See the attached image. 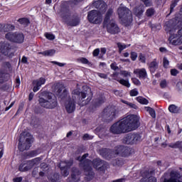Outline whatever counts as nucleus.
Segmentation results:
<instances>
[{
  "label": "nucleus",
  "mask_w": 182,
  "mask_h": 182,
  "mask_svg": "<svg viewBox=\"0 0 182 182\" xmlns=\"http://www.w3.org/2000/svg\"><path fill=\"white\" fill-rule=\"evenodd\" d=\"M117 110L114 108L107 107L102 111V117L107 122H112L116 118Z\"/></svg>",
  "instance_id": "nucleus-12"
},
{
  "label": "nucleus",
  "mask_w": 182,
  "mask_h": 182,
  "mask_svg": "<svg viewBox=\"0 0 182 182\" xmlns=\"http://www.w3.org/2000/svg\"><path fill=\"white\" fill-rule=\"evenodd\" d=\"M133 14L136 16V18H141L143 16V14H144V6L139 5L136 6L134 9H133Z\"/></svg>",
  "instance_id": "nucleus-21"
},
{
  "label": "nucleus",
  "mask_w": 182,
  "mask_h": 182,
  "mask_svg": "<svg viewBox=\"0 0 182 182\" xmlns=\"http://www.w3.org/2000/svg\"><path fill=\"white\" fill-rule=\"evenodd\" d=\"M38 154H41V152H38V150H33L25 153L24 157L26 159H32V157H36Z\"/></svg>",
  "instance_id": "nucleus-28"
},
{
  "label": "nucleus",
  "mask_w": 182,
  "mask_h": 182,
  "mask_svg": "<svg viewBox=\"0 0 182 182\" xmlns=\"http://www.w3.org/2000/svg\"><path fill=\"white\" fill-rule=\"evenodd\" d=\"M31 168H32V165H31L29 161H23L18 166V171H29Z\"/></svg>",
  "instance_id": "nucleus-20"
},
{
  "label": "nucleus",
  "mask_w": 182,
  "mask_h": 182,
  "mask_svg": "<svg viewBox=\"0 0 182 182\" xmlns=\"http://www.w3.org/2000/svg\"><path fill=\"white\" fill-rule=\"evenodd\" d=\"M66 23L68 26H78L80 24V17L78 15L74 14L70 21H67Z\"/></svg>",
  "instance_id": "nucleus-18"
},
{
  "label": "nucleus",
  "mask_w": 182,
  "mask_h": 182,
  "mask_svg": "<svg viewBox=\"0 0 182 182\" xmlns=\"http://www.w3.org/2000/svg\"><path fill=\"white\" fill-rule=\"evenodd\" d=\"M177 4H178V0H173L171 1V4L170 5V14L173 12L174 7L177 6Z\"/></svg>",
  "instance_id": "nucleus-44"
},
{
  "label": "nucleus",
  "mask_w": 182,
  "mask_h": 182,
  "mask_svg": "<svg viewBox=\"0 0 182 182\" xmlns=\"http://www.w3.org/2000/svg\"><path fill=\"white\" fill-rule=\"evenodd\" d=\"M99 53H100V49L96 48L93 50L92 55L95 57L99 56Z\"/></svg>",
  "instance_id": "nucleus-61"
},
{
  "label": "nucleus",
  "mask_w": 182,
  "mask_h": 182,
  "mask_svg": "<svg viewBox=\"0 0 182 182\" xmlns=\"http://www.w3.org/2000/svg\"><path fill=\"white\" fill-rule=\"evenodd\" d=\"M87 19L90 23H100L102 22V18L99 16V11L96 10H92L88 12Z\"/></svg>",
  "instance_id": "nucleus-14"
},
{
  "label": "nucleus",
  "mask_w": 182,
  "mask_h": 182,
  "mask_svg": "<svg viewBox=\"0 0 182 182\" xmlns=\"http://www.w3.org/2000/svg\"><path fill=\"white\" fill-rule=\"evenodd\" d=\"M107 28V32L110 35H119L120 33V27L114 21H108L106 24H103Z\"/></svg>",
  "instance_id": "nucleus-13"
},
{
  "label": "nucleus",
  "mask_w": 182,
  "mask_h": 182,
  "mask_svg": "<svg viewBox=\"0 0 182 182\" xmlns=\"http://www.w3.org/2000/svg\"><path fill=\"white\" fill-rule=\"evenodd\" d=\"M46 96L47 100L43 97L38 99L40 106L44 109H55V107H58V98L56 95L52 92H48Z\"/></svg>",
  "instance_id": "nucleus-3"
},
{
  "label": "nucleus",
  "mask_w": 182,
  "mask_h": 182,
  "mask_svg": "<svg viewBox=\"0 0 182 182\" xmlns=\"http://www.w3.org/2000/svg\"><path fill=\"white\" fill-rule=\"evenodd\" d=\"M45 36L48 41H54L55 39V35L50 33H46Z\"/></svg>",
  "instance_id": "nucleus-50"
},
{
  "label": "nucleus",
  "mask_w": 182,
  "mask_h": 182,
  "mask_svg": "<svg viewBox=\"0 0 182 182\" xmlns=\"http://www.w3.org/2000/svg\"><path fill=\"white\" fill-rule=\"evenodd\" d=\"M141 182H157V178H156V177L151 176L146 180V178H144L141 179Z\"/></svg>",
  "instance_id": "nucleus-43"
},
{
  "label": "nucleus",
  "mask_w": 182,
  "mask_h": 182,
  "mask_svg": "<svg viewBox=\"0 0 182 182\" xmlns=\"http://www.w3.org/2000/svg\"><path fill=\"white\" fill-rule=\"evenodd\" d=\"M115 164L116 166H123V160L119 159H116Z\"/></svg>",
  "instance_id": "nucleus-62"
},
{
  "label": "nucleus",
  "mask_w": 182,
  "mask_h": 182,
  "mask_svg": "<svg viewBox=\"0 0 182 182\" xmlns=\"http://www.w3.org/2000/svg\"><path fill=\"white\" fill-rule=\"evenodd\" d=\"M106 100V98L103 96H100L98 98L95 99V101L94 102V106L95 107H99L105 103Z\"/></svg>",
  "instance_id": "nucleus-30"
},
{
  "label": "nucleus",
  "mask_w": 182,
  "mask_h": 182,
  "mask_svg": "<svg viewBox=\"0 0 182 182\" xmlns=\"http://www.w3.org/2000/svg\"><path fill=\"white\" fill-rule=\"evenodd\" d=\"M129 95L132 97H134L139 95V91L136 89H133L129 92Z\"/></svg>",
  "instance_id": "nucleus-51"
},
{
  "label": "nucleus",
  "mask_w": 182,
  "mask_h": 182,
  "mask_svg": "<svg viewBox=\"0 0 182 182\" xmlns=\"http://www.w3.org/2000/svg\"><path fill=\"white\" fill-rule=\"evenodd\" d=\"M110 68L112 70H118L119 69V67L117 66V64L116 63H111Z\"/></svg>",
  "instance_id": "nucleus-59"
},
{
  "label": "nucleus",
  "mask_w": 182,
  "mask_h": 182,
  "mask_svg": "<svg viewBox=\"0 0 182 182\" xmlns=\"http://www.w3.org/2000/svg\"><path fill=\"white\" fill-rule=\"evenodd\" d=\"M23 106H24L23 103H21L19 105L18 109L15 114L16 116L19 114V112H22V110H23Z\"/></svg>",
  "instance_id": "nucleus-60"
},
{
  "label": "nucleus",
  "mask_w": 182,
  "mask_h": 182,
  "mask_svg": "<svg viewBox=\"0 0 182 182\" xmlns=\"http://www.w3.org/2000/svg\"><path fill=\"white\" fill-rule=\"evenodd\" d=\"M114 154L121 156V157H129L133 154V149L124 145H119L114 147Z\"/></svg>",
  "instance_id": "nucleus-11"
},
{
  "label": "nucleus",
  "mask_w": 182,
  "mask_h": 182,
  "mask_svg": "<svg viewBox=\"0 0 182 182\" xmlns=\"http://www.w3.org/2000/svg\"><path fill=\"white\" fill-rule=\"evenodd\" d=\"M19 143H18V150L20 151H25V150H29L31 148V146H27L26 143L23 144L22 141H21V138L18 139Z\"/></svg>",
  "instance_id": "nucleus-32"
},
{
  "label": "nucleus",
  "mask_w": 182,
  "mask_h": 182,
  "mask_svg": "<svg viewBox=\"0 0 182 182\" xmlns=\"http://www.w3.org/2000/svg\"><path fill=\"white\" fill-rule=\"evenodd\" d=\"M5 38L9 42H13V43H23V41H25V36L22 33L9 32L5 35Z\"/></svg>",
  "instance_id": "nucleus-10"
},
{
  "label": "nucleus",
  "mask_w": 182,
  "mask_h": 182,
  "mask_svg": "<svg viewBox=\"0 0 182 182\" xmlns=\"http://www.w3.org/2000/svg\"><path fill=\"white\" fill-rule=\"evenodd\" d=\"M55 53H56V50L53 49L38 52V55H43V56H53Z\"/></svg>",
  "instance_id": "nucleus-31"
},
{
  "label": "nucleus",
  "mask_w": 182,
  "mask_h": 182,
  "mask_svg": "<svg viewBox=\"0 0 182 182\" xmlns=\"http://www.w3.org/2000/svg\"><path fill=\"white\" fill-rule=\"evenodd\" d=\"M149 69L151 74L156 73V69H159V63H157L156 59H154L149 63Z\"/></svg>",
  "instance_id": "nucleus-26"
},
{
  "label": "nucleus",
  "mask_w": 182,
  "mask_h": 182,
  "mask_svg": "<svg viewBox=\"0 0 182 182\" xmlns=\"http://www.w3.org/2000/svg\"><path fill=\"white\" fill-rule=\"evenodd\" d=\"M132 83L134 85H136V86H140L141 85V82H140V80L136 77L132 78Z\"/></svg>",
  "instance_id": "nucleus-56"
},
{
  "label": "nucleus",
  "mask_w": 182,
  "mask_h": 182,
  "mask_svg": "<svg viewBox=\"0 0 182 182\" xmlns=\"http://www.w3.org/2000/svg\"><path fill=\"white\" fill-rule=\"evenodd\" d=\"M134 75H137L139 79H146L147 77V71L146 68H137L134 70Z\"/></svg>",
  "instance_id": "nucleus-22"
},
{
  "label": "nucleus",
  "mask_w": 182,
  "mask_h": 182,
  "mask_svg": "<svg viewBox=\"0 0 182 182\" xmlns=\"http://www.w3.org/2000/svg\"><path fill=\"white\" fill-rule=\"evenodd\" d=\"M50 182H59V174L54 173L53 176L48 178Z\"/></svg>",
  "instance_id": "nucleus-42"
},
{
  "label": "nucleus",
  "mask_w": 182,
  "mask_h": 182,
  "mask_svg": "<svg viewBox=\"0 0 182 182\" xmlns=\"http://www.w3.org/2000/svg\"><path fill=\"white\" fill-rule=\"evenodd\" d=\"M113 15V9H109L105 14V17L104 18L103 25H106L108 22H110V17Z\"/></svg>",
  "instance_id": "nucleus-29"
},
{
  "label": "nucleus",
  "mask_w": 182,
  "mask_h": 182,
  "mask_svg": "<svg viewBox=\"0 0 182 182\" xmlns=\"http://www.w3.org/2000/svg\"><path fill=\"white\" fill-rule=\"evenodd\" d=\"M11 31H15V26L14 24L9 23H0V32H11Z\"/></svg>",
  "instance_id": "nucleus-19"
},
{
  "label": "nucleus",
  "mask_w": 182,
  "mask_h": 182,
  "mask_svg": "<svg viewBox=\"0 0 182 182\" xmlns=\"http://www.w3.org/2000/svg\"><path fill=\"white\" fill-rule=\"evenodd\" d=\"M168 111L171 113L178 114L180 113V107H177L176 105H171L168 107Z\"/></svg>",
  "instance_id": "nucleus-33"
},
{
  "label": "nucleus",
  "mask_w": 182,
  "mask_h": 182,
  "mask_svg": "<svg viewBox=\"0 0 182 182\" xmlns=\"http://www.w3.org/2000/svg\"><path fill=\"white\" fill-rule=\"evenodd\" d=\"M0 51L4 56L12 59L15 56V47L9 43H3L0 46Z\"/></svg>",
  "instance_id": "nucleus-9"
},
{
  "label": "nucleus",
  "mask_w": 182,
  "mask_h": 182,
  "mask_svg": "<svg viewBox=\"0 0 182 182\" xmlns=\"http://www.w3.org/2000/svg\"><path fill=\"white\" fill-rule=\"evenodd\" d=\"M117 81H118L120 85H122V86H125L126 87H130V82L128 81V80L121 79L117 80Z\"/></svg>",
  "instance_id": "nucleus-40"
},
{
  "label": "nucleus",
  "mask_w": 182,
  "mask_h": 182,
  "mask_svg": "<svg viewBox=\"0 0 182 182\" xmlns=\"http://www.w3.org/2000/svg\"><path fill=\"white\" fill-rule=\"evenodd\" d=\"M80 171L78 168H75L73 170L71 173L72 182H79L80 181Z\"/></svg>",
  "instance_id": "nucleus-23"
},
{
  "label": "nucleus",
  "mask_w": 182,
  "mask_h": 182,
  "mask_svg": "<svg viewBox=\"0 0 182 182\" xmlns=\"http://www.w3.org/2000/svg\"><path fill=\"white\" fill-rule=\"evenodd\" d=\"M140 127V117L136 114H129L121 122L113 124L109 130L113 134H123L137 130Z\"/></svg>",
  "instance_id": "nucleus-1"
},
{
  "label": "nucleus",
  "mask_w": 182,
  "mask_h": 182,
  "mask_svg": "<svg viewBox=\"0 0 182 182\" xmlns=\"http://www.w3.org/2000/svg\"><path fill=\"white\" fill-rule=\"evenodd\" d=\"M119 18L124 26H130L133 22L132 11L127 7H120L117 9Z\"/></svg>",
  "instance_id": "nucleus-4"
},
{
  "label": "nucleus",
  "mask_w": 182,
  "mask_h": 182,
  "mask_svg": "<svg viewBox=\"0 0 182 182\" xmlns=\"http://www.w3.org/2000/svg\"><path fill=\"white\" fill-rule=\"evenodd\" d=\"M93 6L99 11H105L106 9V3L103 0H98L93 2Z\"/></svg>",
  "instance_id": "nucleus-25"
},
{
  "label": "nucleus",
  "mask_w": 182,
  "mask_h": 182,
  "mask_svg": "<svg viewBox=\"0 0 182 182\" xmlns=\"http://www.w3.org/2000/svg\"><path fill=\"white\" fill-rule=\"evenodd\" d=\"M117 48H119V53H122V52H123V50H124V49H126V48H127V46H126L125 44H122V43H117Z\"/></svg>",
  "instance_id": "nucleus-45"
},
{
  "label": "nucleus",
  "mask_w": 182,
  "mask_h": 182,
  "mask_svg": "<svg viewBox=\"0 0 182 182\" xmlns=\"http://www.w3.org/2000/svg\"><path fill=\"white\" fill-rule=\"evenodd\" d=\"M146 111L149 112L150 116H151L153 119L156 118V111L154 110V109L150 107H147Z\"/></svg>",
  "instance_id": "nucleus-47"
},
{
  "label": "nucleus",
  "mask_w": 182,
  "mask_h": 182,
  "mask_svg": "<svg viewBox=\"0 0 182 182\" xmlns=\"http://www.w3.org/2000/svg\"><path fill=\"white\" fill-rule=\"evenodd\" d=\"M130 58H131V60H133V62H134V60H136L137 59V53L131 52Z\"/></svg>",
  "instance_id": "nucleus-54"
},
{
  "label": "nucleus",
  "mask_w": 182,
  "mask_h": 182,
  "mask_svg": "<svg viewBox=\"0 0 182 182\" xmlns=\"http://www.w3.org/2000/svg\"><path fill=\"white\" fill-rule=\"evenodd\" d=\"M90 90V95L87 94V91L80 92L77 90H74V95H76L79 97V101L81 102V106H86V105H89L90 103V100H92L93 97V94L90 88L87 89Z\"/></svg>",
  "instance_id": "nucleus-6"
},
{
  "label": "nucleus",
  "mask_w": 182,
  "mask_h": 182,
  "mask_svg": "<svg viewBox=\"0 0 182 182\" xmlns=\"http://www.w3.org/2000/svg\"><path fill=\"white\" fill-rule=\"evenodd\" d=\"M176 87L178 89V90H181L182 89V82L179 81L176 83Z\"/></svg>",
  "instance_id": "nucleus-64"
},
{
  "label": "nucleus",
  "mask_w": 182,
  "mask_h": 182,
  "mask_svg": "<svg viewBox=\"0 0 182 182\" xmlns=\"http://www.w3.org/2000/svg\"><path fill=\"white\" fill-rule=\"evenodd\" d=\"M168 65H170V61L167 59L166 57H164L163 58V66L164 69H167L168 68Z\"/></svg>",
  "instance_id": "nucleus-49"
},
{
  "label": "nucleus",
  "mask_w": 182,
  "mask_h": 182,
  "mask_svg": "<svg viewBox=\"0 0 182 182\" xmlns=\"http://www.w3.org/2000/svg\"><path fill=\"white\" fill-rule=\"evenodd\" d=\"M42 160V158L41 157H37V158H35L31 161H28L31 166H32V164H36V163H41V161Z\"/></svg>",
  "instance_id": "nucleus-48"
},
{
  "label": "nucleus",
  "mask_w": 182,
  "mask_h": 182,
  "mask_svg": "<svg viewBox=\"0 0 182 182\" xmlns=\"http://www.w3.org/2000/svg\"><path fill=\"white\" fill-rule=\"evenodd\" d=\"M169 176L172 182H182V174L178 171H171Z\"/></svg>",
  "instance_id": "nucleus-17"
},
{
  "label": "nucleus",
  "mask_w": 182,
  "mask_h": 182,
  "mask_svg": "<svg viewBox=\"0 0 182 182\" xmlns=\"http://www.w3.org/2000/svg\"><path fill=\"white\" fill-rule=\"evenodd\" d=\"M59 99L60 102L66 103V102H68V100H70L72 98L70 97V95H69V92L68 91V90L65 89L60 95Z\"/></svg>",
  "instance_id": "nucleus-24"
},
{
  "label": "nucleus",
  "mask_w": 182,
  "mask_h": 182,
  "mask_svg": "<svg viewBox=\"0 0 182 182\" xmlns=\"http://www.w3.org/2000/svg\"><path fill=\"white\" fill-rule=\"evenodd\" d=\"M91 163L93 168L100 173H105L107 170V167H109V164L107 161L100 159V158L94 159L91 161Z\"/></svg>",
  "instance_id": "nucleus-7"
},
{
  "label": "nucleus",
  "mask_w": 182,
  "mask_h": 182,
  "mask_svg": "<svg viewBox=\"0 0 182 182\" xmlns=\"http://www.w3.org/2000/svg\"><path fill=\"white\" fill-rule=\"evenodd\" d=\"M65 87L63 86V85L58 82L54 85V90L55 92H57V93H58L59 95H60V93H62V91L63 90V88Z\"/></svg>",
  "instance_id": "nucleus-34"
},
{
  "label": "nucleus",
  "mask_w": 182,
  "mask_h": 182,
  "mask_svg": "<svg viewBox=\"0 0 182 182\" xmlns=\"http://www.w3.org/2000/svg\"><path fill=\"white\" fill-rule=\"evenodd\" d=\"M166 33L169 36L168 41L174 46L182 45V28L178 31V33H176L175 28H170L166 31Z\"/></svg>",
  "instance_id": "nucleus-5"
},
{
  "label": "nucleus",
  "mask_w": 182,
  "mask_h": 182,
  "mask_svg": "<svg viewBox=\"0 0 182 182\" xmlns=\"http://www.w3.org/2000/svg\"><path fill=\"white\" fill-rule=\"evenodd\" d=\"M141 141V135L139 133H129L122 139L123 144H136Z\"/></svg>",
  "instance_id": "nucleus-8"
},
{
  "label": "nucleus",
  "mask_w": 182,
  "mask_h": 182,
  "mask_svg": "<svg viewBox=\"0 0 182 182\" xmlns=\"http://www.w3.org/2000/svg\"><path fill=\"white\" fill-rule=\"evenodd\" d=\"M161 89H166L167 87V80H162L159 84Z\"/></svg>",
  "instance_id": "nucleus-53"
},
{
  "label": "nucleus",
  "mask_w": 182,
  "mask_h": 182,
  "mask_svg": "<svg viewBox=\"0 0 182 182\" xmlns=\"http://www.w3.org/2000/svg\"><path fill=\"white\" fill-rule=\"evenodd\" d=\"M1 66L2 68H6V69H11L12 68L11 63L8 61L3 62Z\"/></svg>",
  "instance_id": "nucleus-52"
},
{
  "label": "nucleus",
  "mask_w": 182,
  "mask_h": 182,
  "mask_svg": "<svg viewBox=\"0 0 182 182\" xmlns=\"http://www.w3.org/2000/svg\"><path fill=\"white\" fill-rule=\"evenodd\" d=\"M46 82V80L45 78L40 77L39 80H34L33 82V84L37 85V86H39L41 87V86H42V85H45Z\"/></svg>",
  "instance_id": "nucleus-35"
},
{
  "label": "nucleus",
  "mask_w": 182,
  "mask_h": 182,
  "mask_svg": "<svg viewBox=\"0 0 182 182\" xmlns=\"http://www.w3.org/2000/svg\"><path fill=\"white\" fill-rule=\"evenodd\" d=\"M89 157V154H85L82 156V157L78 156L77 160L81 163V166L84 170V173L85 175V181H92L93 178H95V171H93V168H92V160L89 159H86Z\"/></svg>",
  "instance_id": "nucleus-2"
},
{
  "label": "nucleus",
  "mask_w": 182,
  "mask_h": 182,
  "mask_svg": "<svg viewBox=\"0 0 182 182\" xmlns=\"http://www.w3.org/2000/svg\"><path fill=\"white\" fill-rule=\"evenodd\" d=\"M155 14H156V10L154 9V8L151 7L146 11L145 15L148 18H150L153 16Z\"/></svg>",
  "instance_id": "nucleus-36"
},
{
  "label": "nucleus",
  "mask_w": 182,
  "mask_h": 182,
  "mask_svg": "<svg viewBox=\"0 0 182 182\" xmlns=\"http://www.w3.org/2000/svg\"><path fill=\"white\" fill-rule=\"evenodd\" d=\"M100 154L103 157V159L110 160V159H112L113 154H114V149L102 148L100 149Z\"/></svg>",
  "instance_id": "nucleus-15"
},
{
  "label": "nucleus",
  "mask_w": 182,
  "mask_h": 182,
  "mask_svg": "<svg viewBox=\"0 0 182 182\" xmlns=\"http://www.w3.org/2000/svg\"><path fill=\"white\" fill-rule=\"evenodd\" d=\"M180 73V71H178L177 69L173 68L171 70V76H177Z\"/></svg>",
  "instance_id": "nucleus-57"
},
{
  "label": "nucleus",
  "mask_w": 182,
  "mask_h": 182,
  "mask_svg": "<svg viewBox=\"0 0 182 182\" xmlns=\"http://www.w3.org/2000/svg\"><path fill=\"white\" fill-rule=\"evenodd\" d=\"M136 101L141 105H149V100L143 97H137Z\"/></svg>",
  "instance_id": "nucleus-39"
},
{
  "label": "nucleus",
  "mask_w": 182,
  "mask_h": 182,
  "mask_svg": "<svg viewBox=\"0 0 182 182\" xmlns=\"http://www.w3.org/2000/svg\"><path fill=\"white\" fill-rule=\"evenodd\" d=\"M141 1H143L145 6H151V5L153 4L151 2V0H141Z\"/></svg>",
  "instance_id": "nucleus-58"
},
{
  "label": "nucleus",
  "mask_w": 182,
  "mask_h": 182,
  "mask_svg": "<svg viewBox=\"0 0 182 182\" xmlns=\"http://www.w3.org/2000/svg\"><path fill=\"white\" fill-rule=\"evenodd\" d=\"M60 170L64 177H68L69 176V171H68V166H60Z\"/></svg>",
  "instance_id": "nucleus-38"
},
{
  "label": "nucleus",
  "mask_w": 182,
  "mask_h": 182,
  "mask_svg": "<svg viewBox=\"0 0 182 182\" xmlns=\"http://www.w3.org/2000/svg\"><path fill=\"white\" fill-rule=\"evenodd\" d=\"M142 178H145V180H147V178H149L150 176V171L149 170H145L141 173Z\"/></svg>",
  "instance_id": "nucleus-46"
},
{
  "label": "nucleus",
  "mask_w": 182,
  "mask_h": 182,
  "mask_svg": "<svg viewBox=\"0 0 182 182\" xmlns=\"http://www.w3.org/2000/svg\"><path fill=\"white\" fill-rule=\"evenodd\" d=\"M78 62L80 63H82V65H92L90 62H89V60L85 57H81L78 58Z\"/></svg>",
  "instance_id": "nucleus-41"
},
{
  "label": "nucleus",
  "mask_w": 182,
  "mask_h": 182,
  "mask_svg": "<svg viewBox=\"0 0 182 182\" xmlns=\"http://www.w3.org/2000/svg\"><path fill=\"white\" fill-rule=\"evenodd\" d=\"M17 22H18V23H20V25H21L24 28H28V26L31 25V20H29V18L26 17H22L18 18L17 20Z\"/></svg>",
  "instance_id": "nucleus-27"
},
{
  "label": "nucleus",
  "mask_w": 182,
  "mask_h": 182,
  "mask_svg": "<svg viewBox=\"0 0 182 182\" xmlns=\"http://www.w3.org/2000/svg\"><path fill=\"white\" fill-rule=\"evenodd\" d=\"M168 147H171V149H181V141H178L176 143H171L168 144Z\"/></svg>",
  "instance_id": "nucleus-37"
},
{
  "label": "nucleus",
  "mask_w": 182,
  "mask_h": 182,
  "mask_svg": "<svg viewBox=\"0 0 182 182\" xmlns=\"http://www.w3.org/2000/svg\"><path fill=\"white\" fill-rule=\"evenodd\" d=\"M97 76H99V77H101V79H107V75L105 73H97Z\"/></svg>",
  "instance_id": "nucleus-63"
},
{
  "label": "nucleus",
  "mask_w": 182,
  "mask_h": 182,
  "mask_svg": "<svg viewBox=\"0 0 182 182\" xmlns=\"http://www.w3.org/2000/svg\"><path fill=\"white\" fill-rule=\"evenodd\" d=\"M65 107L67 113H73L76 110V102L73 99L69 100L65 102Z\"/></svg>",
  "instance_id": "nucleus-16"
},
{
  "label": "nucleus",
  "mask_w": 182,
  "mask_h": 182,
  "mask_svg": "<svg viewBox=\"0 0 182 182\" xmlns=\"http://www.w3.org/2000/svg\"><path fill=\"white\" fill-rule=\"evenodd\" d=\"M139 60L141 62V63H146V56L143 55V53H140L139 55Z\"/></svg>",
  "instance_id": "nucleus-55"
}]
</instances>
